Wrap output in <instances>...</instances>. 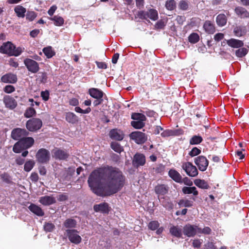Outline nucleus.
<instances>
[{
  "mask_svg": "<svg viewBox=\"0 0 249 249\" xmlns=\"http://www.w3.org/2000/svg\"><path fill=\"white\" fill-rule=\"evenodd\" d=\"M24 64L28 71L32 73H36L39 70V64L35 60L32 59H25L24 60Z\"/></svg>",
  "mask_w": 249,
  "mask_h": 249,
  "instance_id": "7",
  "label": "nucleus"
},
{
  "mask_svg": "<svg viewBox=\"0 0 249 249\" xmlns=\"http://www.w3.org/2000/svg\"><path fill=\"white\" fill-rule=\"evenodd\" d=\"M161 204L165 208L170 209L172 208V204L168 198L165 196L158 197Z\"/></svg>",
  "mask_w": 249,
  "mask_h": 249,
  "instance_id": "31",
  "label": "nucleus"
},
{
  "mask_svg": "<svg viewBox=\"0 0 249 249\" xmlns=\"http://www.w3.org/2000/svg\"><path fill=\"white\" fill-rule=\"evenodd\" d=\"M154 133L155 134H159L161 131L163 130V128L159 125H156L153 127Z\"/></svg>",
  "mask_w": 249,
  "mask_h": 249,
  "instance_id": "60",
  "label": "nucleus"
},
{
  "mask_svg": "<svg viewBox=\"0 0 249 249\" xmlns=\"http://www.w3.org/2000/svg\"><path fill=\"white\" fill-rule=\"evenodd\" d=\"M194 162L201 171H206L209 164L208 160L203 156H199L196 158Z\"/></svg>",
  "mask_w": 249,
  "mask_h": 249,
  "instance_id": "10",
  "label": "nucleus"
},
{
  "mask_svg": "<svg viewBox=\"0 0 249 249\" xmlns=\"http://www.w3.org/2000/svg\"><path fill=\"white\" fill-rule=\"evenodd\" d=\"M203 28L205 32L209 34H213L215 31L214 24L209 20H207L205 22L203 25Z\"/></svg>",
  "mask_w": 249,
  "mask_h": 249,
  "instance_id": "27",
  "label": "nucleus"
},
{
  "mask_svg": "<svg viewBox=\"0 0 249 249\" xmlns=\"http://www.w3.org/2000/svg\"><path fill=\"white\" fill-rule=\"evenodd\" d=\"M247 33L246 26L243 25L236 26L233 28V33L236 36L240 37Z\"/></svg>",
  "mask_w": 249,
  "mask_h": 249,
  "instance_id": "22",
  "label": "nucleus"
},
{
  "mask_svg": "<svg viewBox=\"0 0 249 249\" xmlns=\"http://www.w3.org/2000/svg\"><path fill=\"white\" fill-rule=\"evenodd\" d=\"M181 182H183L184 184L188 186H191L193 185V182L188 177H185L181 180Z\"/></svg>",
  "mask_w": 249,
  "mask_h": 249,
  "instance_id": "61",
  "label": "nucleus"
},
{
  "mask_svg": "<svg viewBox=\"0 0 249 249\" xmlns=\"http://www.w3.org/2000/svg\"><path fill=\"white\" fill-rule=\"evenodd\" d=\"M1 80L4 83H15L17 81L16 75L8 73L1 77Z\"/></svg>",
  "mask_w": 249,
  "mask_h": 249,
  "instance_id": "20",
  "label": "nucleus"
},
{
  "mask_svg": "<svg viewBox=\"0 0 249 249\" xmlns=\"http://www.w3.org/2000/svg\"><path fill=\"white\" fill-rule=\"evenodd\" d=\"M93 210L95 212L108 213L109 211V207L107 203L103 202L99 204L94 205Z\"/></svg>",
  "mask_w": 249,
  "mask_h": 249,
  "instance_id": "15",
  "label": "nucleus"
},
{
  "mask_svg": "<svg viewBox=\"0 0 249 249\" xmlns=\"http://www.w3.org/2000/svg\"><path fill=\"white\" fill-rule=\"evenodd\" d=\"M1 49L3 53L16 56L19 55L24 50V48L21 47L16 48L15 46L10 42L4 43Z\"/></svg>",
  "mask_w": 249,
  "mask_h": 249,
  "instance_id": "3",
  "label": "nucleus"
},
{
  "mask_svg": "<svg viewBox=\"0 0 249 249\" xmlns=\"http://www.w3.org/2000/svg\"><path fill=\"white\" fill-rule=\"evenodd\" d=\"M147 18L155 21L158 18V13L156 10L150 9L147 11Z\"/></svg>",
  "mask_w": 249,
  "mask_h": 249,
  "instance_id": "36",
  "label": "nucleus"
},
{
  "mask_svg": "<svg viewBox=\"0 0 249 249\" xmlns=\"http://www.w3.org/2000/svg\"><path fill=\"white\" fill-rule=\"evenodd\" d=\"M39 202L43 205L48 206L56 202L55 199L51 196H45L39 198Z\"/></svg>",
  "mask_w": 249,
  "mask_h": 249,
  "instance_id": "17",
  "label": "nucleus"
},
{
  "mask_svg": "<svg viewBox=\"0 0 249 249\" xmlns=\"http://www.w3.org/2000/svg\"><path fill=\"white\" fill-rule=\"evenodd\" d=\"M182 191L184 194H193L195 196L198 195V192L195 187H184Z\"/></svg>",
  "mask_w": 249,
  "mask_h": 249,
  "instance_id": "32",
  "label": "nucleus"
},
{
  "mask_svg": "<svg viewBox=\"0 0 249 249\" xmlns=\"http://www.w3.org/2000/svg\"><path fill=\"white\" fill-rule=\"evenodd\" d=\"M42 126V121L40 119L36 118H33L28 120L26 124L27 129L31 132H35L39 130Z\"/></svg>",
  "mask_w": 249,
  "mask_h": 249,
  "instance_id": "4",
  "label": "nucleus"
},
{
  "mask_svg": "<svg viewBox=\"0 0 249 249\" xmlns=\"http://www.w3.org/2000/svg\"><path fill=\"white\" fill-rule=\"evenodd\" d=\"M43 52L48 58L52 57L55 54L51 46L43 48Z\"/></svg>",
  "mask_w": 249,
  "mask_h": 249,
  "instance_id": "38",
  "label": "nucleus"
},
{
  "mask_svg": "<svg viewBox=\"0 0 249 249\" xmlns=\"http://www.w3.org/2000/svg\"><path fill=\"white\" fill-rule=\"evenodd\" d=\"M131 118L134 121H145L146 117L144 115L139 113H132L131 115Z\"/></svg>",
  "mask_w": 249,
  "mask_h": 249,
  "instance_id": "41",
  "label": "nucleus"
},
{
  "mask_svg": "<svg viewBox=\"0 0 249 249\" xmlns=\"http://www.w3.org/2000/svg\"><path fill=\"white\" fill-rule=\"evenodd\" d=\"M36 157L38 162L47 163L50 160L51 155L48 150L45 148H41L37 151Z\"/></svg>",
  "mask_w": 249,
  "mask_h": 249,
  "instance_id": "5",
  "label": "nucleus"
},
{
  "mask_svg": "<svg viewBox=\"0 0 249 249\" xmlns=\"http://www.w3.org/2000/svg\"><path fill=\"white\" fill-rule=\"evenodd\" d=\"M176 134V131L175 130L166 129L165 130H163L162 132L160 133V136L162 137H167L171 136H174Z\"/></svg>",
  "mask_w": 249,
  "mask_h": 249,
  "instance_id": "47",
  "label": "nucleus"
},
{
  "mask_svg": "<svg viewBox=\"0 0 249 249\" xmlns=\"http://www.w3.org/2000/svg\"><path fill=\"white\" fill-rule=\"evenodd\" d=\"M28 209L34 214L38 216H42L44 214L43 211L40 207L34 204H31L29 207Z\"/></svg>",
  "mask_w": 249,
  "mask_h": 249,
  "instance_id": "23",
  "label": "nucleus"
},
{
  "mask_svg": "<svg viewBox=\"0 0 249 249\" xmlns=\"http://www.w3.org/2000/svg\"><path fill=\"white\" fill-rule=\"evenodd\" d=\"M51 20L53 21L54 25L57 26L62 25L64 22L63 18L59 16H55L53 18H51Z\"/></svg>",
  "mask_w": 249,
  "mask_h": 249,
  "instance_id": "39",
  "label": "nucleus"
},
{
  "mask_svg": "<svg viewBox=\"0 0 249 249\" xmlns=\"http://www.w3.org/2000/svg\"><path fill=\"white\" fill-rule=\"evenodd\" d=\"M49 91L47 90L42 91L40 93V96L44 101H47L49 100Z\"/></svg>",
  "mask_w": 249,
  "mask_h": 249,
  "instance_id": "56",
  "label": "nucleus"
},
{
  "mask_svg": "<svg viewBox=\"0 0 249 249\" xmlns=\"http://www.w3.org/2000/svg\"><path fill=\"white\" fill-rule=\"evenodd\" d=\"M36 114V111L32 107H29L25 110L24 116L27 118H29L35 115Z\"/></svg>",
  "mask_w": 249,
  "mask_h": 249,
  "instance_id": "42",
  "label": "nucleus"
},
{
  "mask_svg": "<svg viewBox=\"0 0 249 249\" xmlns=\"http://www.w3.org/2000/svg\"><path fill=\"white\" fill-rule=\"evenodd\" d=\"M145 162V156L143 154L137 153L133 157L132 163L134 167L138 168L139 167L143 166Z\"/></svg>",
  "mask_w": 249,
  "mask_h": 249,
  "instance_id": "11",
  "label": "nucleus"
},
{
  "mask_svg": "<svg viewBox=\"0 0 249 249\" xmlns=\"http://www.w3.org/2000/svg\"><path fill=\"white\" fill-rule=\"evenodd\" d=\"M189 42L192 43H196L199 40V36L197 33H192L188 37Z\"/></svg>",
  "mask_w": 249,
  "mask_h": 249,
  "instance_id": "45",
  "label": "nucleus"
},
{
  "mask_svg": "<svg viewBox=\"0 0 249 249\" xmlns=\"http://www.w3.org/2000/svg\"><path fill=\"white\" fill-rule=\"evenodd\" d=\"M194 183L196 186L201 189H207L209 187L207 182L203 179H196L194 181Z\"/></svg>",
  "mask_w": 249,
  "mask_h": 249,
  "instance_id": "33",
  "label": "nucleus"
},
{
  "mask_svg": "<svg viewBox=\"0 0 249 249\" xmlns=\"http://www.w3.org/2000/svg\"><path fill=\"white\" fill-rule=\"evenodd\" d=\"M56 9L57 6L56 5L52 6L48 11V14L51 16H53L55 11H56Z\"/></svg>",
  "mask_w": 249,
  "mask_h": 249,
  "instance_id": "64",
  "label": "nucleus"
},
{
  "mask_svg": "<svg viewBox=\"0 0 249 249\" xmlns=\"http://www.w3.org/2000/svg\"><path fill=\"white\" fill-rule=\"evenodd\" d=\"M111 148L116 152L120 154L124 151V148L120 143L116 142H113L110 144Z\"/></svg>",
  "mask_w": 249,
  "mask_h": 249,
  "instance_id": "37",
  "label": "nucleus"
},
{
  "mask_svg": "<svg viewBox=\"0 0 249 249\" xmlns=\"http://www.w3.org/2000/svg\"><path fill=\"white\" fill-rule=\"evenodd\" d=\"M14 10L17 16L19 18H23L26 11V9L20 5L17 6Z\"/></svg>",
  "mask_w": 249,
  "mask_h": 249,
  "instance_id": "35",
  "label": "nucleus"
},
{
  "mask_svg": "<svg viewBox=\"0 0 249 249\" xmlns=\"http://www.w3.org/2000/svg\"><path fill=\"white\" fill-rule=\"evenodd\" d=\"M160 226V224L158 221H152L149 222L148 224V228L149 229L154 231L157 229Z\"/></svg>",
  "mask_w": 249,
  "mask_h": 249,
  "instance_id": "52",
  "label": "nucleus"
},
{
  "mask_svg": "<svg viewBox=\"0 0 249 249\" xmlns=\"http://www.w3.org/2000/svg\"><path fill=\"white\" fill-rule=\"evenodd\" d=\"M236 14L242 18H249V12L244 7L238 6L235 8Z\"/></svg>",
  "mask_w": 249,
  "mask_h": 249,
  "instance_id": "18",
  "label": "nucleus"
},
{
  "mask_svg": "<svg viewBox=\"0 0 249 249\" xmlns=\"http://www.w3.org/2000/svg\"><path fill=\"white\" fill-rule=\"evenodd\" d=\"M34 143V140L32 137H23L17 142L13 146V150L15 153H19L23 150L31 147Z\"/></svg>",
  "mask_w": 249,
  "mask_h": 249,
  "instance_id": "2",
  "label": "nucleus"
},
{
  "mask_svg": "<svg viewBox=\"0 0 249 249\" xmlns=\"http://www.w3.org/2000/svg\"><path fill=\"white\" fill-rule=\"evenodd\" d=\"M198 226L187 224L183 227L182 232L188 237H194L197 232Z\"/></svg>",
  "mask_w": 249,
  "mask_h": 249,
  "instance_id": "12",
  "label": "nucleus"
},
{
  "mask_svg": "<svg viewBox=\"0 0 249 249\" xmlns=\"http://www.w3.org/2000/svg\"><path fill=\"white\" fill-rule=\"evenodd\" d=\"M227 43L229 46L234 48L242 47L244 45L242 41L234 38H231L228 40Z\"/></svg>",
  "mask_w": 249,
  "mask_h": 249,
  "instance_id": "25",
  "label": "nucleus"
},
{
  "mask_svg": "<svg viewBox=\"0 0 249 249\" xmlns=\"http://www.w3.org/2000/svg\"><path fill=\"white\" fill-rule=\"evenodd\" d=\"M170 232L173 236L179 238L182 236V231L178 226H173L170 229Z\"/></svg>",
  "mask_w": 249,
  "mask_h": 249,
  "instance_id": "30",
  "label": "nucleus"
},
{
  "mask_svg": "<svg viewBox=\"0 0 249 249\" xmlns=\"http://www.w3.org/2000/svg\"><path fill=\"white\" fill-rule=\"evenodd\" d=\"M227 19L224 14H219L216 18V21L219 26L222 27L227 23Z\"/></svg>",
  "mask_w": 249,
  "mask_h": 249,
  "instance_id": "29",
  "label": "nucleus"
},
{
  "mask_svg": "<svg viewBox=\"0 0 249 249\" xmlns=\"http://www.w3.org/2000/svg\"><path fill=\"white\" fill-rule=\"evenodd\" d=\"M54 225L50 222H45L44 225V230L46 232H51L54 229Z\"/></svg>",
  "mask_w": 249,
  "mask_h": 249,
  "instance_id": "51",
  "label": "nucleus"
},
{
  "mask_svg": "<svg viewBox=\"0 0 249 249\" xmlns=\"http://www.w3.org/2000/svg\"><path fill=\"white\" fill-rule=\"evenodd\" d=\"M109 136L112 139L117 141H121L124 138L123 132L118 129L111 130L110 131Z\"/></svg>",
  "mask_w": 249,
  "mask_h": 249,
  "instance_id": "19",
  "label": "nucleus"
},
{
  "mask_svg": "<svg viewBox=\"0 0 249 249\" xmlns=\"http://www.w3.org/2000/svg\"><path fill=\"white\" fill-rule=\"evenodd\" d=\"M4 102L6 107L10 109L15 108L17 105L15 100L13 97L10 96L5 97L4 98Z\"/></svg>",
  "mask_w": 249,
  "mask_h": 249,
  "instance_id": "24",
  "label": "nucleus"
},
{
  "mask_svg": "<svg viewBox=\"0 0 249 249\" xmlns=\"http://www.w3.org/2000/svg\"><path fill=\"white\" fill-rule=\"evenodd\" d=\"M125 179L124 176L118 168L107 166L92 171L88 181L94 194L104 196L119 191L124 184Z\"/></svg>",
  "mask_w": 249,
  "mask_h": 249,
  "instance_id": "1",
  "label": "nucleus"
},
{
  "mask_svg": "<svg viewBox=\"0 0 249 249\" xmlns=\"http://www.w3.org/2000/svg\"><path fill=\"white\" fill-rule=\"evenodd\" d=\"M138 16L141 19H146L147 18V11H140L138 13Z\"/></svg>",
  "mask_w": 249,
  "mask_h": 249,
  "instance_id": "58",
  "label": "nucleus"
},
{
  "mask_svg": "<svg viewBox=\"0 0 249 249\" xmlns=\"http://www.w3.org/2000/svg\"><path fill=\"white\" fill-rule=\"evenodd\" d=\"M224 38V34L222 33H217L214 35V38L215 41H219Z\"/></svg>",
  "mask_w": 249,
  "mask_h": 249,
  "instance_id": "63",
  "label": "nucleus"
},
{
  "mask_svg": "<svg viewBox=\"0 0 249 249\" xmlns=\"http://www.w3.org/2000/svg\"><path fill=\"white\" fill-rule=\"evenodd\" d=\"M155 192L159 196H164L166 194L169 190V187L164 184H158L155 187Z\"/></svg>",
  "mask_w": 249,
  "mask_h": 249,
  "instance_id": "16",
  "label": "nucleus"
},
{
  "mask_svg": "<svg viewBox=\"0 0 249 249\" xmlns=\"http://www.w3.org/2000/svg\"><path fill=\"white\" fill-rule=\"evenodd\" d=\"M145 121H133L131 122V125L136 129H141L145 125Z\"/></svg>",
  "mask_w": 249,
  "mask_h": 249,
  "instance_id": "43",
  "label": "nucleus"
},
{
  "mask_svg": "<svg viewBox=\"0 0 249 249\" xmlns=\"http://www.w3.org/2000/svg\"><path fill=\"white\" fill-rule=\"evenodd\" d=\"M202 140L201 136L195 135L190 140V143L192 145L198 144L201 142Z\"/></svg>",
  "mask_w": 249,
  "mask_h": 249,
  "instance_id": "44",
  "label": "nucleus"
},
{
  "mask_svg": "<svg viewBox=\"0 0 249 249\" xmlns=\"http://www.w3.org/2000/svg\"><path fill=\"white\" fill-rule=\"evenodd\" d=\"M36 17V14L33 11H28L26 17L30 21H33Z\"/></svg>",
  "mask_w": 249,
  "mask_h": 249,
  "instance_id": "55",
  "label": "nucleus"
},
{
  "mask_svg": "<svg viewBox=\"0 0 249 249\" xmlns=\"http://www.w3.org/2000/svg\"><path fill=\"white\" fill-rule=\"evenodd\" d=\"M165 6L168 10H174L176 8V2L175 0H167Z\"/></svg>",
  "mask_w": 249,
  "mask_h": 249,
  "instance_id": "40",
  "label": "nucleus"
},
{
  "mask_svg": "<svg viewBox=\"0 0 249 249\" xmlns=\"http://www.w3.org/2000/svg\"><path fill=\"white\" fill-rule=\"evenodd\" d=\"M77 224L76 221L72 218H68L65 220L64 223V226L66 228L71 229L74 228L76 227Z\"/></svg>",
  "mask_w": 249,
  "mask_h": 249,
  "instance_id": "34",
  "label": "nucleus"
},
{
  "mask_svg": "<svg viewBox=\"0 0 249 249\" xmlns=\"http://www.w3.org/2000/svg\"><path fill=\"white\" fill-rule=\"evenodd\" d=\"M248 51L245 48H241L235 51V54L238 57H242L245 56Z\"/></svg>",
  "mask_w": 249,
  "mask_h": 249,
  "instance_id": "46",
  "label": "nucleus"
},
{
  "mask_svg": "<svg viewBox=\"0 0 249 249\" xmlns=\"http://www.w3.org/2000/svg\"><path fill=\"white\" fill-rule=\"evenodd\" d=\"M130 137L137 144H142L147 140V136L145 133L138 131L132 132Z\"/></svg>",
  "mask_w": 249,
  "mask_h": 249,
  "instance_id": "9",
  "label": "nucleus"
},
{
  "mask_svg": "<svg viewBox=\"0 0 249 249\" xmlns=\"http://www.w3.org/2000/svg\"><path fill=\"white\" fill-rule=\"evenodd\" d=\"M57 200L59 201H64L67 199L68 196L66 194H60L57 196Z\"/></svg>",
  "mask_w": 249,
  "mask_h": 249,
  "instance_id": "62",
  "label": "nucleus"
},
{
  "mask_svg": "<svg viewBox=\"0 0 249 249\" xmlns=\"http://www.w3.org/2000/svg\"><path fill=\"white\" fill-rule=\"evenodd\" d=\"M53 157L56 160H65L69 157V154L65 150L55 148L52 151Z\"/></svg>",
  "mask_w": 249,
  "mask_h": 249,
  "instance_id": "14",
  "label": "nucleus"
},
{
  "mask_svg": "<svg viewBox=\"0 0 249 249\" xmlns=\"http://www.w3.org/2000/svg\"><path fill=\"white\" fill-rule=\"evenodd\" d=\"M89 94L95 99H101L103 98L104 93L100 89L91 88L89 89Z\"/></svg>",
  "mask_w": 249,
  "mask_h": 249,
  "instance_id": "21",
  "label": "nucleus"
},
{
  "mask_svg": "<svg viewBox=\"0 0 249 249\" xmlns=\"http://www.w3.org/2000/svg\"><path fill=\"white\" fill-rule=\"evenodd\" d=\"M66 121L71 124H74L77 123L79 121L78 117L72 112H68L66 115Z\"/></svg>",
  "mask_w": 249,
  "mask_h": 249,
  "instance_id": "28",
  "label": "nucleus"
},
{
  "mask_svg": "<svg viewBox=\"0 0 249 249\" xmlns=\"http://www.w3.org/2000/svg\"><path fill=\"white\" fill-rule=\"evenodd\" d=\"M15 90V88L13 86L11 85H7L5 87L4 89V91L6 93H11Z\"/></svg>",
  "mask_w": 249,
  "mask_h": 249,
  "instance_id": "59",
  "label": "nucleus"
},
{
  "mask_svg": "<svg viewBox=\"0 0 249 249\" xmlns=\"http://www.w3.org/2000/svg\"><path fill=\"white\" fill-rule=\"evenodd\" d=\"M182 168L185 171L187 175L191 177H195L198 175L196 167L190 162H183Z\"/></svg>",
  "mask_w": 249,
  "mask_h": 249,
  "instance_id": "6",
  "label": "nucleus"
},
{
  "mask_svg": "<svg viewBox=\"0 0 249 249\" xmlns=\"http://www.w3.org/2000/svg\"><path fill=\"white\" fill-rule=\"evenodd\" d=\"M29 132L24 129L17 128L13 129L11 132V137L15 140H21L23 137L27 136Z\"/></svg>",
  "mask_w": 249,
  "mask_h": 249,
  "instance_id": "13",
  "label": "nucleus"
},
{
  "mask_svg": "<svg viewBox=\"0 0 249 249\" xmlns=\"http://www.w3.org/2000/svg\"><path fill=\"white\" fill-rule=\"evenodd\" d=\"M211 231H212L211 229L208 227H204L203 229H202L198 227L197 232L199 233H203L205 234H210L211 232Z\"/></svg>",
  "mask_w": 249,
  "mask_h": 249,
  "instance_id": "54",
  "label": "nucleus"
},
{
  "mask_svg": "<svg viewBox=\"0 0 249 249\" xmlns=\"http://www.w3.org/2000/svg\"><path fill=\"white\" fill-rule=\"evenodd\" d=\"M34 161L32 160H30L26 161L24 164V170L26 172L30 171L34 167Z\"/></svg>",
  "mask_w": 249,
  "mask_h": 249,
  "instance_id": "49",
  "label": "nucleus"
},
{
  "mask_svg": "<svg viewBox=\"0 0 249 249\" xmlns=\"http://www.w3.org/2000/svg\"><path fill=\"white\" fill-rule=\"evenodd\" d=\"M178 7L182 10H187L188 8V1L184 0H181L178 4Z\"/></svg>",
  "mask_w": 249,
  "mask_h": 249,
  "instance_id": "53",
  "label": "nucleus"
},
{
  "mask_svg": "<svg viewBox=\"0 0 249 249\" xmlns=\"http://www.w3.org/2000/svg\"><path fill=\"white\" fill-rule=\"evenodd\" d=\"M169 177L174 181L178 183L181 182L182 177L180 174L174 169H171L168 172Z\"/></svg>",
  "mask_w": 249,
  "mask_h": 249,
  "instance_id": "26",
  "label": "nucleus"
},
{
  "mask_svg": "<svg viewBox=\"0 0 249 249\" xmlns=\"http://www.w3.org/2000/svg\"><path fill=\"white\" fill-rule=\"evenodd\" d=\"M201 152V150L197 147H194L189 152V154L191 157H194L199 155Z\"/></svg>",
  "mask_w": 249,
  "mask_h": 249,
  "instance_id": "57",
  "label": "nucleus"
},
{
  "mask_svg": "<svg viewBox=\"0 0 249 249\" xmlns=\"http://www.w3.org/2000/svg\"><path fill=\"white\" fill-rule=\"evenodd\" d=\"M66 231L68 239L71 243L78 244L81 242L82 238L77 230L68 229Z\"/></svg>",
  "mask_w": 249,
  "mask_h": 249,
  "instance_id": "8",
  "label": "nucleus"
},
{
  "mask_svg": "<svg viewBox=\"0 0 249 249\" xmlns=\"http://www.w3.org/2000/svg\"><path fill=\"white\" fill-rule=\"evenodd\" d=\"M165 26L166 22L163 19H160L156 23L155 25V29L156 30L163 29Z\"/></svg>",
  "mask_w": 249,
  "mask_h": 249,
  "instance_id": "50",
  "label": "nucleus"
},
{
  "mask_svg": "<svg viewBox=\"0 0 249 249\" xmlns=\"http://www.w3.org/2000/svg\"><path fill=\"white\" fill-rule=\"evenodd\" d=\"M193 202L189 200L181 199L178 204L180 207H191Z\"/></svg>",
  "mask_w": 249,
  "mask_h": 249,
  "instance_id": "48",
  "label": "nucleus"
}]
</instances>
